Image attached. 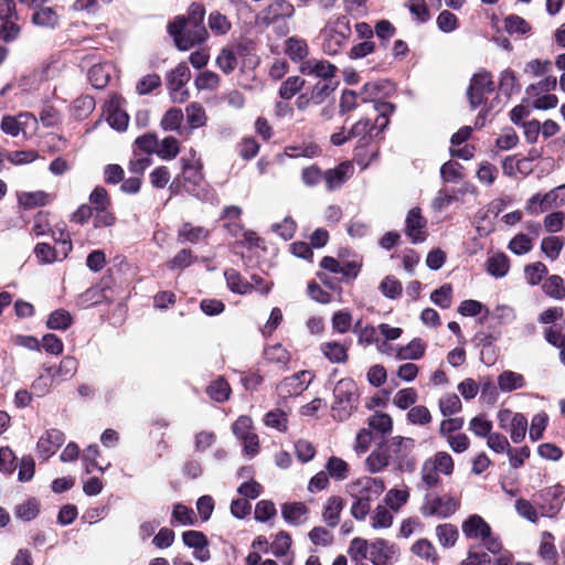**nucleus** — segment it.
I'll return each instance as SVG.
<instances>
[{
	"mask_svg": "<svg viewBox=\"0 0 565 565\" xmlns=\"http://www.w3.org/2000/svg\"><path fill=\"white\" fill-rule=\"evenodd\" d=\"M388 108L393 109L390 104H382L381 113L376 114L374 122H372L371 118H363L355 122L350 129V137H352V139H358L354 159L362 169L367 168L369 164L379 156V148L376 146L371 147L369 151L365 149L372 145L388 124V119L385 114V110ZM374 109L376 111L380 110L376 106H374Z\"/></svg>",
	"mask_w": 565,
	"mask_h": 565,
	"instance_id": "f257e3e1",
	"label": "nucleus"
},
{
	"mask_svg": "<svg viewBox=\"0 0 565 565\" xmlns=\"http://www.w3.org/2000/svg\"><path fill=\"white\" fill-rule=\"evenodd\" d=\"M168 32L173 38L175 46L181 51H188L198 44H202L209 38L204 25L192 26L185 21L184 15H178L168 24Z\"/></svg>",
	"mask_w": 565,
	"mask_h": 565,
	"instance_id": "f03ea898",
	"label": "nucleus"
},
{
	"mask_svg": "<svg viewBox=\"0 0 565 565\" xmlns=\"http://www.w3.org/2000/svg\"><path fill=\"white\" fill-rule=\"evenodd\" d=\"M461 531L466 539L482 543L483 547L491 554H498L502 550L500 539L493 534L489 523L479 514H471L461 523Z\"/></svg>",
	"mask_w": 565,
	"mask_h": 565,
	"instance_id": "7ed1b4c3",
	"label": "nucleus"
},
{
	"mask_svg": "<svg viewBox=\"0 0 565 565\" xmlns=\"http://www.w3.org/2000/svg\"><path fill=\"white\" fill-rule=\"evenodd\" d=\"M391 466L402 472H413L416 467L415 440L394 436L385 443Z\"/></svg>",
	"mask_w": 565,
	"mask_h": 565,
	"instance_id": "20e7f679",
	"label": "nucleus"
},
{
	"mask_svg": "<svg viewBox=\"0 0 565 565\" xmlns=\"http://www.w3.org/2000/svg\"><path fill=\"white\" fill-rule=\"evenodd\" d=\"M333 395L334 403L331 408L332 417L343 422L348 419L358 407V386L353 380L342 379L335 384Z\"/></svg>",
	"mask_w": 565,
	"mask_h": 565,
	"instance_id": "39448f33",
	"label": "nucleus"
},
{
	"mask_svg": "<svg viewBox=\"0 0 565 565\" xmlns=\"http://www.w3.org/2000/svg\"><path fill=\"white\" fill-rule=\"evenodd\" d=\"M322 50L328 55L337 54L351 36L350 21L345 15L330 20L324 26Z\"/></svg>",
	"mask_w": 565,
	"mask_h": 565,
	"instance_id": "423d86ee",
	"label": "nucleus"
},
{
	"mask_svg": "<svg viewBox=\"0 0 565 565\" xmlns=\"http://www.w3.org/2000/svg\"><path fill=\"white\" fill-rule=\"evenodd\" d=\"M459 509V501L449 494H427L419 508L422 515L446 519Z\"/></svg>",
	"mask_w": 565,
	"mask_h": 565,
	"instance_id": "0eeeda50",
	"label": "nucleus"
},
{
	"mask_svg": "<svg viewBox=\"0 0 565 565\" xmlns=\"http://www.w3.org/2000/svg\"><path fill=\"white\" fill-rule=\"evenodd\" d=\"M565 204V183L558 185L545 194L536 193L529 201L525 210L531 215H539L553 207Z\"/></svg>",
	"mask_w": 565,
	"mask_h": 565,
	"instance_id": "6e6552de",
	"label": "nucleus"
},
{
	"mask_svg": "<svg viewBox=\"0 0 565 565\" xmlns=\"http://www.w3.org/2000/svg\"><path fill=\"white\" fill-rule=\"evenodd\" d=\"M497 418L499 427L510 434V438L514 444H519L525 438L527 419L523 414L503 408L498 412Z\"/></svg>",
	"mask_w": 565,
	"mask_h": 565,
	"instance_id": "1a4fd4ad",
	"label": "nucleus"
},
{
	"mask_svg": "<svg viewBox=\"0 0 565 565\" xmlns=\"http://www.w3.org/2000/svg\"><path fill=\"white\" fill-rule=\"evenodd\" d=\"M347 493L354 500L372 501L384 491V482L372 477H361L345 486Z\"/></svg>",
	"mask_w": 565,
	"mask_h": 565,
	"instance_id": "9d476101",
	"label": "nucleus"
},
{
	"mask_svg": "<svg viewBox=\"0 0 565 565\" xmlns=\"http://www.w3.org/2000/svg\"><path fill=\"white\" fill-rule=\"evenodd\" d=\"M493 89L494 84L489 72L480 71L476 73L470 81L467 92L471 107L477 108L481 105L486 99V95L493 92Z\"/></svg>",
	"mask_w": 565,
	"mask_h": 565,
	"instance_id": "9b49d317",
	"label": "nucleus"
},
{
	"mask_svg": "<svg viewBox=\"0 0 565 565\" xmlns=\"http://www.w3.org/2000/svg\"><path fill=\"white\" fill-rule=\"evenodd\" d=\"M191 73L189 67L181 63L177 65L168 75V88L170 97L174 103H184L189 97L188 89L184 88L189 82Z\"/></svg>",
	"mask_w": 565,
	"mask_h": 565,
	"instance_id": "f8f14e48",
	"label": "nucleus"
},
{
	"mask_svg": "<svg viewBox=\"0 0 565 565\" xmlns=\"http://www.w3.org/2000/svg\"><path fill=\"white\" fill-rule=\"evenodd\" d=\"M313 375L309 371H300L289 377L284 379L277 385V394L281 398H289L300 395L308 388Z\"/></svg>",
	"mask_w": 565,
	"mask_h": 565,
	"instance_id": "ddd939ff",
	"label": "nucleus"
},
{
	"mask_svg": "<svg viewBox=\"0 0 565 565\" xmlns=\"http://www.w3.org/2000/svg\"><path fill=\"white\" fill-rule=\"evenodd\" d=\"M72 250L70 235L61 231V248L52 247L46 243H39L34 248L36 258L43 264H51L55 260H63Z\"/></svg>",
	"mask_w": 565,
	"mask_h": 565,
	"instance_id": "4468645a",
	"label": "nucleus"
},
{
	"mask_svg": "<svg viewBox=\"0 0 565 565\" xmlns=\"http://www.w3.org/2000/svg\"><path fill=\"white\" fill-rule=\"evenodd\" d=\"M398 557V548L395 544L384 539H376L370 543L367 559L373 565H392Z\"/></svg>",
	"mask_w": 565,
	"mask_h": 565,
	"instance_id": "2eb2a0df",
	"label": "nucleus"
},
{
	"mask_svg": "<svg viewBox=\"0 0 565 565\" xmlns=\"http://www.w3.org/2000/svg\"><path fill=\"white\" fill-rule=\"evenodd\" d=\"M405 234L413 244L423 243L427 238V220L419 207L408 211L405 218Z\"/></svg>",
	"mask_w": 565,
	"mask_h": 565,
	"instance_id": "dca6fc26",
	"label": "nucleus"
},
{
	"mask_svg": "<svg viewBox=\"0 0 565 565\" xmlns=\"http://www.w3.org/2000/svg\"><path fill=\"white\" fill-rule=\"evenodd\" d=\"M295 11L294 4L288 0H275L262 11V23L270 25L279 20L290 19Z\"/></svg>",
	"mask_w": 565,
	"mask_h": 565,
	"instance_id": "f3484780",
	"label": "nucleus"
},
{
	"mask_svg": "<svg viewBox=\"0 0 565 565\" xmlns=\"http://www.w3.org/2000/svg\"><path fill=\"white\" fill-rule=\"evenodd\" d=\"M299 72L307 76H316L328 81L335 76L337 67L326 60L308 58L300 64Z\"/></svg>",
	"mask_w": 565,
	"mask_h": 565,
	"instance_id": "a211bd4d",
	"label": "nucleus"
},
{
	"mask_svg": "<svg viewBox=\"0 0 565 565\" xmlns=\"http://www.w3.org/2000/svg\"><path fill=\"white\" fill-rule=\"evenodd\" d=\"M183 543L193 550V556L200 562H206L211 557L207 537L199 531H185L182 534Z\"/></svg>",
	"mask_w": 565,
	"mask_h": 565,
	"instance_id": "6ab92c4d",
	"label": "nucleus"
},
{
	"mask_svg": "<svg viewBox=\"0 0 565 565\" xmlns=\"http://www.w3.org/2000/svg\"><path fill=\"white\" fill-rule=\"evenodd\" d=\"M65 440L64 434L55 428L46 430L36 444L38 451L43 459L53 456Z\"/></svg>",
	"mask_w": 565,
	"mask_h": 565,
	"instance_id": "aec40b11",
	"label": "nucleus"
},
{
	"mask_svg": "<svg viewBox=\"0 0 565 565\" xmlns=\"http://www.w3.org/2000/svg\"><path fill=\"white\" fill-rule=\"evenodd\" d=\"M345 507V499L340 495H330L326 499L321 509V519L330 527L340 523L341 513Z\"/></svg>",
	"mask_w": 565,
	"mask_h": 565,
	"instance_id": "412c9836",
	"label": "nucleus"
},
{
	"mask_svg": "<svg viewBox=\"0 0 565 565\" xmlns=\"http://www.w3.org/2000/svg\"><path fill=\"white\" fill-rule=\"evenodd\" d=\"M182 177L185 190L189 193L198 194L196 188L203 182L202 164L198 160L182 159Z\"/></svg>",
	"mask_w": 565,
	"mask_h": 565,
	"instance_id": "4be33fe9",
	"label": "nucleus"
},
{
	"mask_svg": "<svg viewBox=\"0 0 565 565\" xmlns=\"http://www.w3.org/2000/svg\"><path fill=\"white\" fill-rule=\"evenodd\" d=\"M353 164L349 161L340 163L334 169H329L323 174L327 189L332 191L339 188L353 175Z\"/></svg>",
	"mask_w": 565,
	"mask_h": 565,
	"instance_id": "5701e85b",
	"label": "nucleus"
},
{
	"mask_svg": "<svg viewBox=\"0 0 565 565\" xmlns=\"http://www.w3.org/2000/svg\"><path fill=\"white\" fill-rule=\"evenodd\" d=\"M284 520L295 526L302 525L309 518V509L302 502L285 503L281 507Z\"/></svg>",
	"mask_w": 565,
	"mask_h": 565,
	"instance_id": "b1692460",
	"label": "nucleus"
},
{
	"mask_svg": "<svg viewBox=\"0 0 565 565\" xmlns=\"http://www.w3.org/2000/svg\"><path fill=\"white\" fill-rule=\"evenodd\" d=\"M78 369V362L74 356H64L57 367H47L45 370L51 377V382H63L72 379Z\"/></svg>",
	"mask_w": 565,
	"mask_h": 565,
	"instance_id": "393cba45",
	"label": "nucleus"
},
{
	"mask_svg": "<svg viewBox=\"0 0 565 565\" xmlns=\"http://www.w3.org/2000/svg\"><path fill=\"white\" fill-rule=\"evenodd\" d=\"M391 466L385 443L377 445L365 459V467L371 473H377Z\"/></svg>",
	"mask_w": 565,
	"mask_h": 565,
	"instance_id": "a878e982",
	"label": "nucleus"
},
{
	"mask_svg": "<svg viewBox=\"0 0 565 565\" xmlns=\"http://www.w3.org/2000/svg\"><path fill=\"white\" fill-rule=\"evenodd\" d=\"M285 53L292 62L301 64L308 60V43L301 38L290 36L285 41Z\"/></svg>",
	"mask_w": 565,
	"mask_h": 565,
	"instance_id": "bb28decb",
	"label": "nucleus"
},
{
	"mask_svg": "<svg viewBox=\"0 0 565 565\" xmlns=\"http://www.w3.org/2000/svg\"><path fill=\"white\" fill-rule=\"evenodd\" d=\"M486 269L492 277L502 278L510 270V259L504 253H494L487 258Z\"/></svg>",
	"mask_w": 565,
	"mask_h": 565,
	"instance_id": "cd10ccee",
	"label": "nucleus"
},
{
	"mask_svg": "<svg viewBox=\"0 0 565 565\" xmlns=\"http://www.w3.org/2000/svg\"><path fill=\"white\" fill-rule=\"evenodd\" d=\"M427 344L419 338L413 339L406 345L399 347L396 351V359L403 361L419 360L424 356Z\"/></svg>",
	"mask_w": 565,
	"mask_h": 565,
	"instance_id": "c85d7f7f",
	"label": "nucleus"
},
{
	"mask_svg": "<svg viewBox=\"0 0 565 565\" xmlns=\"http://www.w3.org/2000/svg\"><path fill=\"white\" fill-rule=\"evenodd\" d=\"M348 349L349 344L337 341L323 342L320 347L321 352L331 363H345L349 359Z\"/></svg>",
	"mask_w": 565,
	"mask_h": 565,
	"instance_id": "c756f323",
	"label": "nucleus"
},
{
	"mask_svg": "<svg viewBox=\"0 0 565 565\" xmlns=\"http://www.w3.org/2000/svg\"><path fill=\"white\" fill-rule=\"evenodd\" d=\"M503 28L510 35H529L532 31V25L524 18L518 14H508L503 19Z\"/></svg>",
	"mask_w": 565,
	"mask_h": 565,
	"instance_id": "7c9ffc66",
	"label": "nucleus"
},
{
	"mask_svg": "<svg viewBox=\"0 0 565 565\" xmlns=\"http://www.w3.org/2000/svg\"><path fill=\"white\" fill-rule=\"evenodd\" d=\"M412 553L416 556L437 565L439 562V555L434 544L427 539L417 540L411 548Z\"/></svg>",
	"mask_w": 565,
	"mask_h": 565,
	"instance_id": "2f4dec72",
	"label": "nucleus"
},
{
	"mask_svg": "<svg viewBox=\"0 0 565 565\" xmlns=\"http://www.w3.org/2000/svg\"><path fill=\"white\" fill-rule=\"evenodd\" d=\"M224 277L228 288L236 294L245 295L253 290V285L249 284L237 270L230 268L224 271Z\"/></svg>",
	"mask_w": 565,
	"mask_h": 565,
	"instance_id": "473e14b6",
	"label": "nucleus"
},
{
	"mask_svg": "<svg viewBox=\"0 0 565 565\" xmlns=\"http://www.w3.org/2000/svg\"><path fill=\"white\" fill-rule=\"evenodd\" d=\"M438 543L444 548L454 547L459 537V532L456 525L450 523H443L435 529Z\"/></svg>",
	"mask_w": 565,
	"mask_h": 565,
	"instance_id": "72a5a7b5",
	"label": "nucleus"
},
{
	"mask_svg": "<svg viewBox=\"0 0 565 565\" xmlns=\"http://www.w3.org/2000/svg\"><path fill=\"white\" fill-rule=\"evenodd\" d=\"M265 360L279 367H286L290 361V353L279 343L268 345L264 350Z\"/></svg>",
	"mask_w": 565,
	"mask_h": 565,
	"instance_id": "f704fd0d",
	"label": "nucleus"
},
{
	"mask_svg": "<svg viewBox=\"0 0 565 565\" xmlns=\"http://www.w3.org/2000/svg\"><path fill=\"white\" fill-rule=\"evenodd\" d=\"M525 385V380L522 374L513 371H503L498 376V386L502 392H512L522 388Z\"/></svg>",
	"mask_w": 565,
	"mask_h": 565,
	"instance_id": "c9c22d12",
	"label": "nucleus"
},
{
	"mask_svg": "<svg viewBox=\"0 0 565 565\" xmlns=\"http://www.w3.org/2000/svg\"><path fill=\"white\" fill-rule=\"evenodd\" d=\"M19 204L24 209L44 206L51 202V195L44 191L22 192L19 194Z\"/></svg>",
	"mask_w": 565,
	"mask_h": 565,
	"instance_id": "e433bc0d",
	"label": "nucleus"
},
{
	"mask_svg": "<svg viewBox=\"0 0 565 565\" xmlns=\"http://www.w3.org/2000/svg\"><path fill=\"white\" fill-rule=\"evenodd\" d=\"M326 470L331 478L344 480L349 476L350 466L342 458L331 456L326 463Z\"/></svg>",
	"mask_w": 565,
	"mask_h": 565,
	"instance_id": "4c0bfd02",
	"label": "nucleus"
},
{
	"mask_svg": "<svg viewBox=\"0 0 565 565\" xmlns=\"http://www.w3.org/2000/svg\"><path fill=\"white\" fill-rule=\"evenodd\" d=\"M367 425L370 429H373L382 435L390 434L393 429V419L392 417L383 412H375L367 419Z\"/></svg>",
	"mask_w": 565,
	"mask_h": 565,
	"instance_id": "58836bf2",
	"label": "nucleus"
},
{
	"mask_svg": "<svg viewBox=\"0 0 565 565\" xmlns=\"http://www.w3.org/2000/svg\"><path fill=\"white\" fill-rule=\"evenodd\" d=\"M209 236V231L202 226H193L190 223H185L179 231V238L183 242L192 244L199 243Z\"/></svg>",
	"mask_w": 565,
	"mask_h": 565,
	"instance_id": "ea45409f",
	"label": "nucleus"
},
{
	"mask_svg": "<svg viewBox=\"0 0 565 565\" xmlns=\"http://www.w3.org/2000/svg\"><path fill=\"white\" fill-rule=\"evenodd\" d=\"M32 22L41 28L54 29L58 24V15L52 8H41L33 13Z\"/></svg>",
	"mask_w": 565,
	"mask_h": 565,
	"instance_id": "a19ab883",
	"label": "nucleus"
},
{
	"mask_svg": "<svg viewBox=\"0 0 565 565\" xmlns=\"http://www.w3.org/2000/svg\"><path fill=\"white\" fill-rule=\"evenodd\" d=\"M546 296L556 300L565 298V286L562 277L557 275L550 276L542 286Z\"/></svg>",
	"mask_w": 565,
	"mask_h": 565,
	"instance_id": "79ce46f5",
	"label": "nucleus"
},
{
	"mask_svg": "<svg viewBox=\"0 0 565 565\" xmlns=\"http://www.w3.org/2000/svg\"><path fill=\"white\" fill-rule=\"evenodd\" d=\"M418 401V393L414 387H405L397 391L393 397V404L399 409H407Z\"/></svg>",
	"mask_w": 565,
	"mask_h": 565,
	"instance_id": "37998d69",
	"label": "nucleus"
},
{
	"mask_svg": "<svg viewBox=\"0 0 565 565\" xmlns=\"http://www.w3.org/2000/svg\"><path fill=\"white\" fill-rule=\"evenodd\" d=\"M564 244L565 241L561 236H547L542 239L541 249L546 257L551 260H555L559 256Z\"/></svg>",
	"mask_w": 565,
	"mask_h": 565,
	"instance_id": "c03bdc74",
	"label": "nucleus"
},
{
	"mask_svg": "<svg viewBox=\"0 0 565 565\" xmlns=\"http://www.w3.org/2000/svg\"><path fill=\"white\" fill-rule=\"evenodd\" d=\"M206 393L215 402L222 403L230 397L231 387L223 377H218L207 386Z\"/></svg>",
	"mask_w": 565,
	"mask_h": 565,
	"instance_id": "a18cd8bd",
	"label": "nucleus"
},
{
	"mask_svg": "<svg viewBox=\"0 0 565 565\" xmlns=\"http://www.w3.org/2000/svg\"><path fill=\"white\" fill-rule=\"evenodd\" d=\"M439 411L445 416H451L461 411L462 404L458 395L448 393L440 397L438 402Z\"/></svg>",
	"mask_w": 565,
	"mask_h": 565,
	"instance_id": "49530a36",
	"label": "nucleus"
},
{
	"mask_svg": "<svg viewBox=\"0 0 565 565\" xmlns=\"http://www.w3.org/2000/svg\"><path fill=\"white\" fill-rule=\"evenodd\" d=\"M393 524V514L384 505H377L371 515L374 530L388 529Z\"/></svg>",
	"mask_w": 565,
	"mask_h": 565,
	"instance_id": "de8ad7c7",
	"label": "nucleus"
},
{
	"mask_svg": "<svg viewBox=\"0 0 565 565\" xmlns=\"http://www.w3.org/2000/svg\"><path fill=\"white\" fill-rule=\"evenodd\" d=\"M545 495L551 497L553 501L550 504V508L547 510L545 509L544 505H542L541 514L545 515V516H552L559 511V509L563 504V501H564L563 488L562 487L550 488L545 491Z\"/></svg>",
	"mask_w": 565,
	"mask_h": 565,
	"instance_id": "09e8293b",
	"label": "nucleus"
},
{
	"mask_svg": "<svg viewBox=\"0 0 565 565\" xmlns=\"http://www.w3.org/2000/svg\"><path fill=\"white\" fill-rule=\"evenodd\" d=\"M157 154L164 160L174 159L180 152L179 141L174 137H166L160 143L158 142Z\"/></svg>",
	"mask_w": 565,
	"mask_h": 565,
	"instance_id": "8fccbe9b",
	"label": "nucleus"
},
{
	"mask_svg": "<svg viewBox=\"0 0 565 565\" xmlns=\"http://www.w3.org/2000/svg\"><path fill=\"white\" fill-rule=\"evenodd\" d=\"M209 28L216 35H225L231 30L232 23L226 15L213 11L209 15Z\"/></svg>",
	"mask_w": 565,
	"mask_h": 565,
	"instance_id": "3c124183",
	"label": "nucleus"
},
{
	"mask_svg": "<svg viewBox=\"0 0 565 565\" xmlns=\"http://www.w3.org/2000/svg\"><path fill=\"white\" fill-rule=\"evenodd\" d=\"M305 85V79L300 76H289L282 82L279 88V96L288 100L292 98Z\"/></svg>",
	"mask_w": 565,
	"mask_h": 565,
	"instance_id": "603ef678",
	"label": "nucleus"
},
{
	"mask_svg": "<svg viewBox=\"0 0 565 565\" xmlns=\"http://www.w3.org/2000/svg\"><path fill=\"white\" fill-rule=\"evenodd\" d=\"M370 543L369 541L361 539V537H354L349 545L348 554L354 561L355 563L362 562V559L367 558L369 551H370Z\"/></svg>",
	"mask_w": 565,
	"mask_h": 565,
	"instance_id": "864d4df0",
	"label": "nucleus"
},
{
	"mask_svg": "<svg viewBox=\"0 0 565 565\" xmlns=\"http://www.w3.org/2000/svg\"><path fill=\"white\" fill-rule=\"evenodd\" d=\"M72 316L64 309L52 312L46 321V327L52 330H65L72 324Z\"/></svg>",
	"mask_w": 565,
	"mask_h": 565,
	"instance_id": "5fc2aeb1",
	"label": "nucleus"
},
{
	"mask_svg": "<svg viewBox=\"0 0 565 565\" xmlns=\"http://www.w3.org/2000/svg\"><path fill=\"white\" fill-rule=\"evenodd\" d=\"M409 492L407 489H391L385 494V503L394 511H398L407 503Z\"/></svg>",
	"mask_w": 565,
	"mask_h": 565,
	"instance_id": "6e6d98bb",
	"label": "nucleus"
},
{
	"mask_svg": "<svg viewBox=\"0 0 565 565\" xmlns=\"http://www.w3.org/2000/svg\"><path fill=\"white\" fill-rule=\"evenodd\" d=\"M265 425L278 431H286L288 428L287 414L281 409H273L265 415Z\"/></svg>",
	"mask_w": 565,
	"mask_h": 565,
	"instance_id": "4d7b16f0",
	"label": "nucleus"
},
{
	"mask_svg": "<svg viewBox=\"0 0 565 565\" xmlns=\"http://www.w3.org/2000/svg\"><path fill=\"white\" fill-rule=\"evenodd\" d=\"M217 66L225 73H232L237 66L236 53L231 47L222 49L216 57Z\"/></svg>",
	"mask_w": 565,
	"mask_h": 565,
	"instance_id": "13d9d810",
	"label": "nucleus"
},
{
	"mask_svg": "<svg viewBox=\"0 0 565 565\" xmlns=\"http://www.w3.org/2000/svg\"><path fill=\"white\" fill-rule=\"evenodd\" d=\"M431 419L430 411L424 405H415L407 413V420L413 425H427Z\"/></svg>",
	"mask_w": 565,
	"mask_h": 565,
	"instance_id": "bf43d9fd",
	"label": "nucleus"
},
{
	"mask_svg": "<svg viewBox=\"0 0 565 565\" xmlns=\"http://www.w3.org/2000/svg\"><path fill=\"white\" fill-rule=\"evenodd\" d=\"M185 111H186L188 122L191 125V127L199 128V127H202L205 125V122H206L205 110L200 104H198V103L190 104L186 107Z\"/></svg>",
	"mask_w": 565,
	"mask_h": 565,
	"instance_id": "052dcab7",
	"label": "nucleus"
},
{
	"mask_svg": "<svg viewBox=\"0 0 565 565\" xmlns=\"http://www.w3.org/2000/svg\"><path fill=\"white\" fill-rule=\"evenodd\" d=\"M182 120V110L180 108H170L161 119V127L167 131L178 130Z\"/></svg>",
	"mask_w": 565,
	"mask_h": 565,
	"instance_id": "680f3d73",
	"label": "nucleus"
},
{
	"mask_svg": "<svg viewBox=\"0 0 565 565\" xmlns=\"http://www.w3.org/2000/svg\"><path fill=\"white\" fill-rule=\"evenodd\" d=\"M353 331L358 333V341L362 345H371L377 342V331L373 326L361 327V322H356Z\"/></svg>",
	"mask_w": 565,
	"mask_h": 565,
	"instance_id": "e2e57ef3",
	"label": "nucleus"
},
{
	"mask_svg": "<svg viewBox=\"0 0 565 565\" xmlns=\"http://www.w3.org/2000/svg\"><path fill=\"white\" fill-rule=\"evenodd\" d=\"M407 7L418 23H425L430 19V12L425 0H409Z\"/></svg>",
	"mask_w": 565,
	"mask_h": 565,
	"instance_id": "0e129e2a",
	"label": "nucleus"
},
{
	"mask_svg": "<svg viewBox=\"0 0 565 565\" xmlns=\"http://www.w3.org/2000/svg\"><path fill=\"white\" fill-rule=\"evenodd\" d=\"M524 274L527 282L535 286L547 274V267L543 263L536 262L525 266Z\"/></svg>",
	"mask_w": 565,
	"mask_h": 565,
	"instance_id": "69168bd1",
	"label": "nucleus"
},
{
	"mask_svg": "<svg viewBox=\"0 0 565 565\" xmlns=\"http://www.w3.org/2000/svg\"><path fill=\"white\" fill-rule=\"evenodd\" d=\"M380 290L385 297L394 299L401 296L403 288L401 281L397 278L393 276H386L380 284Z\"/></svg>",
	"mask_w": 565,
	"mask_h": 565,
	"instance_id": "338daca9",
	"label": "nucleus"
},
{
	"mask_svg": "<svg viewBox=\"0 0 565 565\" xmlns=\"http://www.w3.org/2000/svg\"><path fill=\"white\" fill-rule=\"evenodd\" d=\"M469 429L478 437H488L492 429V423L483 415H479L470 420Z\"/></svg>",
	"mask_w": 565,
	"mask_h": 565,
	"instance_id": "774afa93",
	"label": "nucleus"
}]
</instances>
